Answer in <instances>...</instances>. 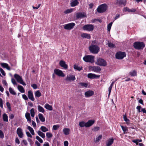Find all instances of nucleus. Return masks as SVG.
I'll return each instance as SVG.
<instances>
[{
    "label": "nucleus",
    "instance_id": "nucleus-1",
    "mask_svg": "<svg viewBox=\"0 0 146 146\" xmlns=\"http://www.w3.org/2000/svg\"><path fill=\"white\" fill-rule=\"evenodd\" d=\"M90 52L93 54H97L100 50V47L97 45L91 44L89 47Z\"/></svg>",
    "mask_w": 146,
    "mask_h": 146
},
{
    "label": "nucleus",
    "instance_id": "nucleus-2",
    "mask_svg": "<svg viewBox=\"0 0 146 146\" xmlns=\"http://www.w3.org/2000/svg\"><path fill=\"white\" fill-rule=\"evenodd\" d=\"M133 46L137 49H142L145 47V44L143 42H136L133 43Z\"/></svg>",
    "mask_w": 146,
    "mask_h": 146
},
{
    "label": "nucleus",
    "instance_id": "nucleus-3",
    "mask_svg": "<svg viewBox=\"0 0 146 146\" xmlns=\"http://www.w3.org/2000/svg\"><path fill=\"white\" fill-rule=\"evenodd\" d=\"M108 7L107 5L105 3L100 5L97 8V11L99 13H103L105 12Z\"/></svg>",
    "mask_w": 146,
    "mask_h": 146
},
{
    "label": "nucleus",
    "instance_id": "nucleus-4",
    "mask_svg": "<svg viewBox=\"0 0 146 146\" xmlns=\"http://www.w3.org/2000/svg\"><path fill=\"white\" fill-rule=\"evenodd\" d=\"M94 56L87 55L83 58V60L86 62L93 63L94 62Z\"/></svg>",
    "mask_w": 146,
    "mask_h": 146
},
{
    "label": "nucleus",
    "instance_id": "nucleus-5",
    "mask_svg": "<svg viewBox=\"0 0 146 146\" xmlns=\"http://www.w3.org/2000/svg\"><path fill=\"white\" fill-rule=\"evenodd\" d=\"M96 63L98 65L105 66L106 65V61L104 59L99 58L97 59Z\"/></svg>",
    "mask_w": 146,
    "mask_h": 146
},
{
    "label": "nucleus",
    "instance_id": "nucleus-6",
    "mask_svg": "<svg viewBox=\"0 0 146 146\" xmlns=\"http://www.w3.org/2000/svg\"><path fill=\"white\" fill-rule=\"evenodd\" d=\"M94 27V26L92 25L87 24L83 26L82 29L84 31H93Z\"/></svg>",
    "mask_w": 146,
    "mask_h": 146
},
{
    "label": "nucleus",
    "instance_id": "nucleus-7",
    "mask_svg": "<svg viewBox=\"0 0 146 146\" xmlns=\"http://www.w3.org/2000/svg\"><path fill=\"white\" fill-rule=\"evenodd\" d=\"M126 56L125 52H118L115 54L116 58L118 59H122Z\"/></svg>",
    "mask_w": 146,
    "mask_h": 146
},
{
    "label": "nucleus",
    "instance_id": "nucleus-8",
    "mask_svg": "<svg viewBox=\"0 0 146 146\" xmlns=\"http://www.w3.org/2000/svg\"><path fill=\"white\" fill-rule=\"evenodd\" d=\"M14 77L17 80V82L22 84L23 86L26 85V84L24 82L22 78L19 75L15 74L14 75Z\"/></svg>",
    "mask_w": 146,
    "mask_h": 146
},
{
    "label": "nucleus",
    "instance_id": "nucleus-9",
    "mask_svg": "<svg viewBox=\"0 0 146 146\" xmlns=\"http://www.w3.org/2000/svg\"><path fill=\"white\" fill-rule=\"evenodd\" d=\"M75 25V24L74 23H69L65 25L64 27V28L66 30H71L73 29Z\"/></svg>",
    "mask_w": 146,
    "mask_h": 146
},
{
    "label": "nucleus",
    "instance_id": "nucleus-10",
    "mask_svg": "<svg viewBox=\"0 0 146 146\" xmlns=\"http://www.w3.org/2000/svg\"><path fill=\"white\" fill-rule=\"evenodd\" d=\"M54 74L59 76L63 77L65 76L62 72L58 69H55L54 70Z\"/></svg>",
    "mask_w": 146,
    "mask_h": 146
},
{
    "label": "nucleus",
    "instance_id": "nucleus-11",
    "mask_svg": "<svg viewBox=\"0 0 146 146\" xmlns=\"http://www.w3.org/2000/svg\"><path fill=\"white\" fill-rule=\"evenodd\" d=\"M90 68L92 70L96 72H99L101 70L100 67L98 66H90Z\"/></svg>",
    "mask_w": 146,
    "mask_h": 146
},
{
    "label": "nucleus",
    "instance_id": "nucleus-12",
    "mask_svg": "<svg viewBox=\"0 0 146 146\" xmlns=\"http://www.w3.org/2000/svg\"><path fill=\"white\" fill-rule=\"evenodd\" d=\"M17 133L20 138H22L23 137V134L22 130L20 127H19L17 129Z\"/></svg>",
    "mask_w": 146,
    "mask_h": 146
},
{
    "label": "nucleus",
    "instance_id": "nucleus-13",
    "mask_svg": "<svg viewBox=\"0 0 146 146\" xmlns=\"http://www.w3.org/2000/svg\"><path fill=\"white\" fill-rule=\"evenodd\" d=\"M100 77V75H97L94 74L89 73L88 75V78L90 79L99 78Z\"/></svg>",
    "mask_w": 146,
    "mask_h": 146
},
{
    "label": "nucleus",
    "instance_id": "nucleus-14",
    "mask_svg": "<svg viewBox=\"0 0 146 146\" xmlns=\"http://www.w3.org/2000/svg\"><path fill=\"white\" fill-rule=\"evenodd\" d=\"M28 96L29 98L31 100L33 101L35 99L33 97V94L32 91L29 90L28 91Z\"/></svg>",
    "mask_w": 146,
    "mask_h": 146
},
{
    "label": "nucleus",
    "instance_id": "nucleus-15",
    "mask_svg": "<svg viewBox=\"0 0 146 146\" xmlns=\"http://www.w3.org/2000/svg\"><path fill=\"white\" fill-rule=\"evenodd\" d=\"M76 78L74 76L72 75H70L68 76L65 80L67 81H74L75 80Z\"/></svg>",
    "mask_w": 146,
    "mask_h": 146
},
{
    "label": "nucleus",
    "instance_id": "nucleus-16",
    "mask_svg": "<svg viewBox=\"0 0 146 146\" xmlns=\"http://www.w3.org/2000/svg\"><path fill=\"white\" fill-rule=\"evenodd\" d=\"M59 64L61 67L65 69H66L68 68V65L66 64L65 62L64 61L60 60L59 62Z\"/></svg>",
    "mask_w": 146,
    "mask_h": 146
},
{
    "label": "nucleus",
    "instance_id": "nucleus-17",
    "mask_svg": "<svg viewBox=\"0 0 146 146\" xmlns=\"http://www.w3.org/2000/svg\"><path fill=\"white\" fill-rule=\"evenodd\" d=\"M76 17L77 19L83 18L86 17V15L84 13H77L76 14Z\"/></svg>",
    "mask_w": 146,
    "mask_h": 146
},
{
    "label": "nucleus",
    "instance_id": "nucleus-18",
    "mask_svg": "<svg viewBox=\"0 0 146 146\" xmlns=\"http://www.w3.org/2000/svg\"><path fill=\"white\" fill-rule=\"evenodd\" d=\"M117 4L119 5H123L125 6L126 4V0H116Z\"/></svg>",
    "mask_w": 146,
    "mask_h": 146
},
{
    "label": "nucleus",
    "instance_id": "nucleus-19",
    "mask_svg": "<svg viewBox=\"0 0 146 146\" xmlns=\"http://www.w3.org/2000/svg\"><path fill=\"white\" fill-rule=\"evenodd\" d=\"M94 94V92L92 90H89L85 93V95L86 97H90L92 96Z\"/></svg>",
    "mask_w": 146,
    "mask_h": 146
},
{
    "label": "nucleus",
    "instance_id": "nucleus-20",
    "mask_svg": "<svg viewBox=\"0 0 146 146\" xmlns=\"http://www.w3.org/2000/svg\"><path fill=\"white\" fill-rule=\"evenodd\" d=\"M113 138L108 139L106 142V146H110L113 143Z\"/></svg>",
    "mask_w": 146,
    "mask_h": 146
},
{
    "label": "nucleus",
    "instance_id": "nucleus-21",
    "mask_svg": "<svg viewBox=\"0 0 146 146\" xmlns=\"http://www.w3.org/2000/svg\"><path fill=\"white\" fill-rule=\"evenodd\" d=\"M95 121L94 120H89L86 123V127H88L92 126L94 123Z\"/></svg>",
    "mask_w": 146,
    "mask_h": 146
},
{
    "label": "nucleus",
    "instance_id": "nucleus-22",
    "mask_svg": "<svg viewBox=\"0 0 146 146\" xmlns=\"http://www.w3.org/2000/svg\"><path fill=\"white\" fill-rule=\"evenodd\" d=\"M81 36L83 38H86L87 39H90L91 36L90 35L86 33H83L81 35Z\"/></svg>",
    "mask_w": 146,
    "mask_h": 146
},
{
    "label": "nucleus",
    "instance_id": "nucleus-23",
    "mask_svg": "<svg viewBox=\"0 0 146 146\" xmlns=\"http://www.w3.org/2000/svg\"><path fill=\"white\" fill-rule=\"evenodd\" d=\"M1 65L3 68H6L7 70H10L11 69L8 64L3 63H1Z\"/></svg>",
    "mask_w": 146,
    "mask_h": 146
},
{
    "label": "nucleus",
    "instance_id": "nucleus-24",
    "mask_svg": "<svg viewBox=\"0 0 146 146\" xmlns=\"http://www.w3.org/2000/svg\"><path fill=\"white\" fill-rule=\"evenodd\" d=\"M25 116L26 118L27 119V121H29V122L30 123L31 122V119L29 113L28 112H27L25 113Z\"/></svg>",
    "mask_w": 146,
    "mask_h": 146
},
{
    "label": "nucleus",
    "instance_id": "nucleus-25",
    "mask_svg": "<svg viewBox=\"0 0 146 146\" xmlns=\"http://www.w3.org/2000/svg\"><path fill=\"white\" fill-rule=\"evenodd\" d=\"M44 108L50 111H51L52 110V106L48 104H45L44 106Z\"/></svg>",
    "mask_w": 146,
    "mask_h": 146
},
{
    "label": "nucleus",
    "instance_id": "nucleus-26",
    "mask_svg": "<svg viewBox=\"0 0 146 146\" xmlns=\"http://www.w3.org/2000/svg\"><path fill=\"white\" fill-rule=\"evenodd\" d=\"M38 135L41 137L42 138H44L45 137V134L40 131H37Z\"/></svg>",
    "mask_w": 146,
    "mask_h": 146
},
{
    "label": "nucleus",
    "instance_id": "nucleus-27",
    "mask_svg": "<svg viewBox=\"0 0 146 146\" xmlns=\"http://www.w3.org/2000/svg\"><path fill=\"white\" fill-rule=\"evenodd\" d=\"M70 129L69 128H64L63 129V132L64 134L66 135H68L69 134Z\"/></svg>",
    "mask_w": 146,
    "mask_h": 146
},
{
    "label": "nucleus",
    "instance_id": "nucleus-28",
    "mask_svg": "<svg viewBox=\"0 0 146 146\" xmlns=\"http://www.w3.org/2000/svg\"><path fill=\"white\" fill-rule=\"evenodd\" d=\"M18 89L19 91L21 93H24L25 92L23 87L21 85H18Z\"/></svg>",
    "mask_w": 146,
    "mask_h": 146
},
{
    "label": "nucleus",
    "instance_id": "nucleus-29",
    "mask_svg": "<svg viewBox=\"0 0 146 146\" xmlns=\"http://www.w3.org/2000/svg\"><path fill=\"white\" fill-rule=\"evenodd\" d=\"M38 117L40 120L42 122H44L45 121V119L43 117L42 114L39 113L38 114Z\"/></svg>",
    "mask_w": 146,
    "mask_h": 146
},
{
    "label": "nucleus",
    "instance_id": "nucleus-30",
    "mask_svg": "<svg viewBox=\"0 0 146 146\" xmlns=\"http://www.w3.org/2000/svg\"><path fill=\"white\" fill-rule=\"evenodd\" d=\"M38 110L39 112H41L42 113H44L45 111L44 109L40 105L38 106Z\"/></svg>",
    "mask_w": 146,
    "mask_h": 146
},
{
    "label": "nucleus",
    "instance_id": "nucleus-31",
    "mask_svg": "<svg viewBox=\"0 0 146 146\" xmlns=\"http://www.w3.org/2000/svg\"><path fill=\"white\" fill-rule=\"evenodd\" d=\"M3 117L4 121L8 122V116L6 113H4L3 115Z\"/></svg>",
    "mask_w": 146,
    "mask_h": 146
},
{
    "label": "nucleus",
    "instance_id": "nucleus-32",
    "mask_svg": "<svg viewBox=\"0 0 146 146\" xmlns=\"http://www.w3.org/2000/svg\"><path fill=\"white\" fill-rule=\"evenodd\" d=\"M74 68L75 70L80 71L82 70V66L79 67L78 65L75 64L74 65Z\"/></svg>",
    "mask_w": 146,
    "mask_h": 146
},
{
    "label": "nucleus",
    "instance_id": "nucleus-33",
    "mask_svg": "<svg viewBox=\"0 0 146 146\" xmlns=\"http://www.w3.org/2000/svg\"><path fill=\"white\" fill-rule=\"evenodd\" d=\"M40 129L43 132H46L48 131V129L44 126H41L40 128Z\"/></svg>",
    "mask_w": 146,
    "mask_h": 146
},
{
    "label": "nucleus",
    "instance_id": "nucleus-34",
    "mask_svg": "<svg viewBox=\"0 0 146 146\" xmlns=\"http://www.w3.org/2000/svg\"><path fill=\"white\" fill-rule=\"evenodd\" d=\"M129 74L131 76H136L137 75V72L135 70H133L129 72Z\"/></svg>",
    "mask_w": 146,
    "mask_h": 146
},
{
    "label": "nucleus",
    "instance_id": "nucleus-35",
    "mask_svg": "<svg viewBox=\"0 0 146 146\" xmlns=\"http://www.w3.org/2000/svg\"><path fill=\"white\" fill-rule=\"evenodd\" d=\"M35 95L36 97L39 98L41 96V94L39 90H37L35 92Z\"/></svg>",
    "mask_w": 146,
    "mask_h": 146
},
{
    "label": "nucleus",
    "instance_id": "nucleus-36",
    "mask_svg": "<svg viewBox=\"0 0 146 146\" xmlns=\"http://www.w3.org/2000/svg\"><path fill=\"white\" fill-rule=\"evenodd\" d=\"M9 90L10 93L13 95H16V93L10 87L9 88Z\"/></svg>",
    "mask_w": 146,
    "mask_h": 146
},
{
    "label": "nucleus",
    "instance_id": "nucleus-37",
    "mask_svg": "<svg viewBox=\"0 0 146 146\" xmlns=\"http://www.w3.org/2000/svg\"><path fill=\"white\" fill-rule=\"evenodd\" d=\"M79 125L80 127H86V123L82 121L79 123Z\"/></svg>",
    "mask_w": 146,
    "mask_h": 146
},
{
    "label": "nucleus",
    "instance_id": "nucleus-38",
    "mask_svg": "<svg viewBox=\"0 0 146 146\" xmlns=\"http://www.w3.org/2000/svg\"><path fill=\"white\" fill-rule=\"evenodd\" d=\"M79 84L82 87H84L85 88L87 87L88 84L84 82H80Z\"/></svg>",
    "mask_w": 146,
    "mask_h": 146
},
{
    "label": "nucleus",
    "instance_id": "nucleus-39",
    "mask_svg": "<svg viewBox=\"0 0 146 146\" xmlns=\"http://www.w3.org/2000/svg\"><path fill=\"white\" fill-rule=\"evenodd\" d=\"M120 126L124 133H125L127 131L128 129L127 127L123 126L121 125H120Z\"/></svg>",
    "mask_w": 146,
    "mask_h": 146
},
{
    "label": "nucleus",
    "instance_id": "nucleus-40",
    "mask_svg": "<svg viewBox=\"0 0 146 146\" xmlns=\"http://www.w3.org/2000/svg\"><path fill=\"white\" fill-rule=\"evenodd\" d=\"M102 136L101 135H100L98 137H97L96 138L95 142L96 143L99 142V141L101 140V139L102 138Z\"/></svg>",
    "mask_w": 146,
    "mask_h": 146
},
{
    "label": "nucleus",
    "instance_id": "nucleus-41",
    "mask_svg": "<svg viewBox=\"0 0 146 146\" xmlns=\"http://www.w3.org/2000/svg\"><path fill=\"white\" fill-rule=\"evenodd\" d=\"M72 11H73L72 9H67L66 10L64 11V13L66 14H67L68 13H70L72 12Z\"/></svg>",
    "mask_w": 146,
    "mask_h": 146
},
{
    "label": "nucleus",
    "instance_id": "nucleus-42",
    "mask_svg": "<svg viewBox=\"0 0 146 146\" xmlns=\"http://www.w3.org/2000/svg\"><path fill=\"white\" fill-rule=\"evenodd\" d=\"M30 113L32 117H33L34 116L35 113L34 108H32L31 109Z\"/></svg>",
    "mask_w": 146,
    "mask_h": 146
},
{
    "label": "nucleus",
    "instance_id": "nucleus-43",
    "mask_svg": "<svg viewBox=\"0 0 146 146\" xmlns=\"http://www.w3.org/2000/svg\"><path fill=\"white\" fill-rule=\"evenodd\" d=\"M6 105L9 110L10 111H11V107L10 104L9 102H7L6 103Z\"/></svg>",
    "mask_w": 146,
    "mask_h": 146
},
{
    "label": "nucleus",
    "instance_id": "nucleus-44",
    "mask_svg": "<svg viewBox=\"0 0 146 146\" xmlns=\"http://www.w3.org/2000/svg\"><path fill=\"white\" fill-rule=\"evenodd\" d=\"M108 45V46L110 48H113L115 47V45L111 42H109Z\"/></svg>",
    "mask_w": 146,
    "mask_h": 146
},
{
    "label": "nucleus",
    "instance_id": "nucleus-45",
    "mask_svg": "<svg viewBox=\"0 0 146 146\" xmlns=\"http://www.w3.org/2000/svg\"><path fill=\"white\" fill-rule=\"evenodd\" d=\"M112 24V22L110 23L108 25L107 27L108 30L109 31H110V30Z\"/></svg>",
    "mask_w": 146,
    "mask_h": 146
},
{
    "label": "nucleus",
    "instance_id": "nucleus-46",
    "mask_svg": "<svg viewBox=\"0 0 146 146\" xmlns=\"http://www.w3.org/2000/svg\"><path fill=\"white\" fill-rule=\"evenodd\" d=\"M36 138L37 140H38L40 143H43V141L38 136H36Z\"/></svg>",
    "mask_w": 146,
    "mask_h": 146
},
{
    "label": "nucleus",
    "instance_id": "nucleus-47",
    "mask_svg": "<svg viewBox=\"0 0 146 146\" xmlns=\"http://www.w3.org/2000/svg\"><path fill=\"white\" fill-rule=\"evenodd\" d=\"M123 118L124 120L127 123L129 122V120L127 118L126 114H125V115H123Z\"/></svg>",
    "mask_w": 146,
    "mask_h": 146
},
{
    "label": "nucleus",
    "instance_id": "nucleus-48",
    "mask_svg": "<svg viewBox=\"0 0 146 146\" xmlns=\"http://www.w3.org/2000/svg\"><path fill=\"white\" fill-rule=\"evenodd\" d=\"M60 127V126L58 125H54L53 126V129L54 130H56L58 129Z\"/></svg>",
    "mask_w": 146,
    "mask_h": 146
},
{
    "label": "nucleus",
    "instance_id": "nucleus-49",
    "mask_svg": "<svg viewBox=\"0 0 146 146\" xmlns=\"http://www.w3.org/2000/svg\"><path fill=\"white\" fill-rule=\"evenodd\" d=\"M46 136L48 138H50L52 137V134L49 132H47L46 133Z\"/></svg>",
    "mask_w": 146,
    "mask_h": 146
},
{
    "label": "nucleus",
    "instance_id": "nucleus-50",
    "mask_svg": "<svg viewBox=\"0 0 146 146\" xmlns=\"http://www.w3.org/2000/svg\"><path fill=\"white\" fill-rule=\"evenodd\" d=\"M100 129V127H94L92 129V130L94 131H96L99 130Z\"/></svg>",
    "mask_w": 146,
    "mask_h": 146
},
{
    "label": "nucleus",
    "instance_id": "nucleus-51",
    "mask_svg": "<svg viewBox=\"0 0 146 146\" xmlns=\"http://www.w3.org/2000/svg\"><path fill=\"white\" fill-rule=\"evenodd\" d=\"M0 71L3 75L4 76H5V72L4 71V70L1 68H0Z\"/></svg>",
    "mask_w": 146,
    "mask_h": 146
},
{
    "label": "nucleus",
    "instance_id": "nucleus-52",
    "mask_svg": "<svg viewBox=\"0 0 146 146\" xmlns=\"http://www.w3.org/2000/svg\"><path fill=\"white\" fill-rule=\"evenodd\" d=\"M4 137V135L3 132L1 130H0V138H3Z\"/></svg>",
    "mask_w": 146,
    "mask_h": 146
},
{
    "label": "nucleus",
    "instance_id": "nucleus-53",
    "mask_svg": "<svg viewBox=\"0 0 146 146\" xmlns=\"http://www.w3.org/2000/svg\"><path fill=\"white\" fill-rule=\"evenodd\" d=\"M31 86L34 89H36L37 88V85L35 84L31 85Z\"/></svg>",
    "mask_w": 146,
    "mask_h": 146
},
{
    "label": "nucleus",
    "instance_id": "nucleus-54",
    "mask_svg": "<svg viewBox=\"0 0 146 146\" xmlns=\"http://www.w3.org/2000/svg\"><path fill=\"white\" fill-rule=\"evenodd\" d=\"M11 82L13 85L17 84V82L13 78L11 79Z\"/></svg>",
    "mask_w": 146,
    "mask_h": 146
},
{
    "label": "nucleus",
    "instance_id": "nucleus-55",
    "mask_svg": "<svg viewBox=\"0 0 146 146\" xmlns=\"http://www.w3.org/2000/svg\"><path fill=\"white\" fill-rule=\"evenodd\" d=\"M26 134L27 136L28 137H29L30 138H32V136L29 132L28 131L26 132Z\"/></svg>",
    "mask_w": 146,
    "mask_h": 146
},
{
    "label": "nucleus",
    "instance_id": "nucleus-56",
    "mask_svg": "<svg viewBox=\"0 0 146 146\" xmlns=\"http://www.w3.org/2000/svg\"><path fill=\"white\" fill-rule=\"evenodd\" d=\"M112 87H113V86L110 85V86L108 88L109 95H110V94L111 93V90Z\"/></svg>",
    "mask_w": 146,
    "mask_h": 146
},
{
    "label": "nucleus",
    "instance_id": "nucleus-57",
    "mask_svg": "<svg viewBox=\"0 0 146 146\" xmlns=\"http://www.w3.org/2000/svg\"><path fill=\"white\" fill-rule=\"evenodd\" d=\"M27 129L31 133V132L34 131L33 129L31 127L29 126H28Z\"/></svg>",
    "mask_w": 146,
    "mask_h": 146
},
{
    "label": "nucleus",
    "instance_id": "nucleus-58",
    "mask_svg": "<svg viewBox=\"0 0 146 146\" xmlns=\"http://www.w3.org/2000/svg\"><path fill=\"white\" fill-rule=\"evenodd\" d=\"M22 97L25 100H28V98L27 96L25 94L22 95Z\"/></svg>",
    "mask_w": 146,
    "mask_h": 146
},
{
    "label": "nucleus",
    "instance_id": "nucleus-59",
    "mask_svg": "<svg viewBox=\"0 0 146 146\" xmlns=\"http://www.w3.org/2000/svg\"><path fill=\"white\" fill-rule=\"evenodd\" d=\"M141 107L140 106H138L136 108L137 110L138 111L139 113L141 112Z\"/></svg>",
    "mask_w": 146,
    "mask_h": 146
},
{
    "label": "nucleus",
    "instance_id": "nucleus-60",
    "mask_svg": "<svg viewBox=\"0 0 146 146\" xmlns=\"http://www.w3.org/2000/svg\"><path fill=\"white\" fill-rule=\"evenodd\" d=\"M14 117V115L13 114H10L9 115V118L11 119H13Z\"/></svg>",
    "mask_w": 146,
    "mask_h": 146
},
{
    "label": "nucleus",
    "instance_id": "nucleus-61",
    "mask_svg": "<svg viewBox=\"0 0 146 146\" xmlns=\"http://www.w3.org/2000/svg\"><path fill=\"white\" fill-rule=\"evenodd\" d=\"M32 125L34 127H36V125L35 122L34 121H32Z\"/></svg>",
    "mask_w": 146,
    "mask_h": 146
},
{
    "label": "nucleus",
    "instance_id": "nucleus-62",
    "mask_svg": "<svg viewBox=\"0 0 146 146\" xmlns=\"http://www.w3.org/2000/svg\"><path fill=\"white\" fill-rule=\"evenodd\" d=\"M132 142L136 143L137 145H139L137 139L133 140H132Z\"/></svg>",
    "mask_w": 146,
    "mask_h": 146
},
{
    "label": "nucleus",
    "instance_id": "nucleus-63",
    "mask_svg": "<svg viewBox=\"0 0 146 146\" xmlns=\"http://www.w3.org/2000/svg\"><path fill=\"white\" fill-rule=\"evenodd\" d=\"M15 141V142L17 143L18 144H19L20 143V142L18 138H16Z\"/></svg>",
    "mask_w": 146,
    "mask_h": 146
},
{
    "label": "nucleus",
    "instance_id": "nucleus-64",
    "mask_svg": "<svg viewBox=\"0 0 146 146\" xmlns=\"http://www.w3.org/2000/svg\"><path fill=\"white\" fill-rule=\"evenodd\" d=\"M64 146H68V143L67 141H65L64 142Z\"/></svg>",
    "mask_w": 146,
    "mask_h": 146
}]
</instances>
